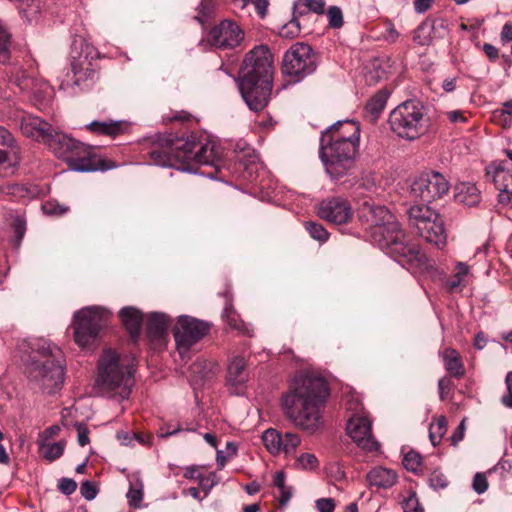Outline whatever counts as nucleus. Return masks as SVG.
<instances>
[{
  "instance_id": "5",
  "label": "nucleus",
  "mask_w": 512,
  "mask_h": 512,
  "mask_svg": "<svg viewBox=\"0 0 512 512\" xmlns=\"http://www.w3.org/2000/svg\"><path fill=\"white\" fill-rule=\"evenodd\" d=\"M134 359L122 356L112 349H105L97 362L95 388L103 394L118 395L127 399L134 386Z\"/></svg>"
},
{
  "instance_id": "46",
  "label": "nucleus",
  "mask_w": 512,
  "mask_h": 512,
  "mask_svg": "<svg viewBox=\"0 0 512 512\" xmlns=\"http://www.w3.org/2000/svg\"><path fill=\"white\" fill-rule=\"evenodd\" d=\"M10 34L0 23V62H5L9 58Z\"/></svg>"
},
{
  "instance_id": "3",
  "label": "nucleus",
  "mask_w": 512,
  "mask_h": 512,
  "mask_svg": "<svg viewBox=\"0 0 512 512\" xmlns=\"http://www.w3.org/2000/svg\"><path fill=\"white\" fill-rule=\"evenodd\" d=\"M360 131L357 122L346 120L338 121L322 132L319 154L332 179H341L355 167Z\"/></svg>"
},
{
  "instance_id": "62",
  "label": "nucleus",
  "mask_w": 512,
  "mask_h": 512,
  "mask_svg": "<svg viewBox=\"0 0 512 512\" xmlns=\"http://www.w3.org/2000/svg\"><path fill=\"white\" fill-rule=\"evenodd\" d=\"M494 471H499L501 476L512 473V461L509 459H501L493 468Z\"/></svg>"
},
{
  "instance_id": "25",
  "label": "nucleus",
  "mask_w": 512,
  "mask_h": 512,
  "mask_svg": "<svg viewBox=\"0 0 512 512\" xmlns=\"http://www.w3.org/2000/svg\"><path fill=\"white\" fill-rule=\"evenodd\" d=\"M171 323L170 318L159 312H153L148 316L147 337L152 343L161 344L168 333V327Z\"/></svg>"
},
{
  "instance_id": "60",
  "label": "nucleus",
  "mask_w": 512,
  "mask_h": 512,
  "mask_svg": "<svg viewBox=\"0 0 512 512\" xmlns=\"http://www.w3.org/2000/svg\"><path fill=\"white\" fill-rule=\"evenodd\" d=\"M452 389V382L447 377L444 376L438 381V390H439V396L441 400H445L448 392Z\"/></svg>"
},
{
  "instance_id": "64",
  "label": "nucleus",
  "mask_w": 512,
  "mask_h": 512,
  "mask_svg": "<svg viewBox=\"0 0 512 512\" xmlns=\"http://www.w3.org/2000/svg\"><path fill=\"white\" fill-rule=\"evenodd\" d=\"M500 37H501V41L503 43H508V42L512 41V23L511 22H507L504 24L501 34H500Z\"/></svg>"
},
{
  "instance_id": "32",
  "label": "nucleus",
  "mask_w": 512,
  "mask_h": 512,
  "mask_svg": "<svg viewBox=\"0 0 512 512\" xmlns=\"http://www.w3.org/2000/svg\"><path fill=\"white\" fill-rule=\"evenodd\" d=\"M455 199L457 202L472 207L481 200V194L475 184L463 182L456 186Z\"/></svg>"
},
{
  "instance_id": "40",
  "label": "nucleus",
  "mask_w": 512,
  "mask_h": 512,
  "mask_svg": "<svg viewBox=\"0 0 512 512\" xmlns=\"http://www.w3.org/2000/svg\"><path fill=\"white\" fill-rule=\"evenodd\" d=\"M428 484L433 490H442L448 487L449 480L441 469L436 468L430 473Z\"/></svg>"
},
{
  "instance_id": "38",
  "label": "nucleus",
  "mask_w": 512,
  "mask_h": 512,
  "mask_svg": "<svg viewBox=\"0 0 512 512\" xmlns=\"http://www.w3.org/2000/svg\"><path fill=\"white\" fill-rule=\"evenodd\" d=\"M296 7L300 15L306 12H314L316 14H323L325 8V0H297Z\"/></svg>"
},
{
  "instance_id": "50",
  "label": "nucleus",
  "mask_w": 512,
  "mask_h": 512,
  "mask_svg": "<svg viewBox=\"0 0 512 512\" xmlns=\"http://www.w3.org/2000/svg\"><path fill=\"white\" fill-rule=\"evenodd\" d=\"M297 464L303 469H314L318 465V460L314 454L303 453L297 459Z\"/></svg>"
},
{
  "instance_id": "7",
  "label": "nucleus",
  "mask_w": 512,
  "mask_h": 512,
  "mask_svg": "<svg viewBox=\"0 0 512 512\" xmlns=\"http://www.w3.org/2000/svg\"><path fill=\"white\" fill-rule=\"evenodd\" d=\"M45 144L54 153V155L69 164L72 170L79 172H90L97 170H107L112 166L107 165L106 161L98 158L88 146L69 135L57 132L52 129Z\"/></svg>"
},
{
  "instance_id": "8",
  "label": "nucleus",
  "mask_w": 512,
  "mask_h": 512,
  "mask_svg": "<svg viewBox=\"0 0 512 512\" xmlns=\"http://www.w3.org/2000/svg\"><path fill=\"white\" fill-rule=\"evenodd\" d=\"M388 124L397 137L414 141L429 130L430 118L421 102L407 100L390 112Z\"/></svg>"
},
{
  "instance_id": "4",
  "label": "nucleus",
  "mask_w": 512,
  "mask_h": 512,
  "mask_svg": "<svg viewBox=\"0 0 512 512\" xmlns=\"http://www.w3.org/2000/svg\"><path fill=\"white\" fill-rule=\"evenodd\" d=\"M27 353V373L31 384L39 390L53 394L64 382V358L61 350L45 339L23 343Z\"/></svg>"
},
{
  "instance_id": "29",
  "label": "nucleus",
  "mask_w": 512,
  "mask_h": 512,
  "mask_svg": "<svg viewBox=\"0 0 512 512\" xmlns=\"http://www.w3.org/2000/svg\"><path fill=\"white\" fill-rule=\"evenodd\" d=\"M249 373L244 357L235 356L230 361L227 368V382L231 386H242L248 380Z\"/></svg>"
},
{
  "instance_id": "31",
  "label": "nucleus",
  "mask_w": 512,
  "mask_h": 512,
  "mask_svg": "<svg viewBox=\"0 0 512 512\" xmlns=\"http://www.w3.org/2000/svg\"><path fill=\"white\" fill-rule=\"evenodd\" d=\"M389 94L385 90L375 93L366 103L364 107V116L371 122L375 123L382 111L384 110Z\"/></svg>"
},
{
  "instance_id": "30",
  "label": "nucleus",
  "mask_w": 512,
  "mask_h": 512,
  "mask_svg": "<svg viewBox=\"0 0 512 512\" xmlns=\"http://www.w3.org/2000/svg\"><path fill=\"white\" fill-rule=\"evenodd\" d=\"M445 370L450 377L461 379L465 376L466 369L458 351L454 348H445L442 352Z\"/></svg>"
},
{
  "instance_id": "43",
  "label": "nucleus",
  "mask_w": 512,
  "mask_h": 512,
  "mask_svg": "<svg viewBox=\"0 0 512 512\" xmlns=\"http://www.w3.org/2000/svg\"><path fill=\"white\" fill-rule=\"evenodd\" d=\"M403 466L406 470L417 473L422 466V457L416 451H409L403 457Z\"/></svg>"
},
{
  "instance_id": "14",
  "label": "nucleus",
  "mask_w": 512,
  "mask_h": 512,
  "mask_svg": "<svg viewBox=\"0 0 512 512\" xmlns=\"http://www.w3.org/2000/svg\"><path fill=\"white\" fill-rule=\"evenodd\" d=\"M210 330V324L190 317L180 316L174 329V339L179 354L183 358L190 348L204 338Z\"/></svg>"
},
{
  "instance_id": "44",
  "label": "nucleus",
  "mask_w": 512,
  "mask_h": 512,
  "mask_svg": "<svg viewBox=\"0 0 512 512\" xmlns=\"http://www.w3.org/2000/svg\"><path fill=\"white\" fill-rule=\"evenodd\" d=\"M305 227L313 239L320 242H325L328 239V232L321 224L309 221L305 223Z\"/></svg>"
},
{
  "instance_id": "13",
  "label": "nucleus",
  "mask_w": 512,
  "mask_h": 512,
  "mask_svg": "<svg viewBox=\"0 0 512 512\" xmlns=\"http://www.w3.org/2000/svg\"><path fill=\"white\" fill-rule=\"evenodd\" d=\"M240 75V80H272L273 60L268 46H256L245 55Z\"/></svg>"
},
{
  "instance_id": "16",
  "label": "nucleus",
  "mask_w": 512,
  "mask_h": 512,
  "mask_svg": "<svg viewBox=\"0 0 512 512\" xmlns=\"http://www.w3.org/2000/svg\"><path fill=\"white\" fill-rule=\"evenodd\" d=\"M244 31L234 21L223 20L212 27L208 33V43L220 50H232L244 41Z\"/></svg>"
},
{
  "instance_id": "20",
  "label": "nucleus",
  "mask_w": 512,
  "mask_h": 512,
  "mask_svg": "<svg viewBox=\"0 0 512 512\" xmlns=\"http://www.w3.org/2000/svg\"><path fill=\"white\" fill-rule=\"evenodd\" d=\"M317 214L321 219L337 225L347 223L353 216L349 201L340 196L323 199L318 204Z\"/></svg>"
},
{
  "instance_id": "22",
  "label": "nucleus",
  "mask_w": 512,
  "mask_h": 512,
  "mask_svg": "<svg viewBox=\"0 0 512 512\" xmlns=\"http://www.w3.org/2000/svg\"><path fill=\"white\" fill-rule=\"evenodd\" d=\"M507 162L493 161L487 167V175H492L496 189L499 191L498 201L501 204H508L512 195V173L507 169Z\"/></svg>"
},
{
  "instance_id": "18",
  "label": "nucleus",
  "mask_w": 512,
  "mask_h": 512,
  "mask_svg": "<svg viewBox=\"0 0 512 512\" xmlns=\"http://www.w3.org/2000/svg\"><path fill=\"white\" fill-rule=\"evenodd\" d=\"M10 81L20 88L22 92L37 96L47 83L39 77L37 68L32 62L14 66L10 72Z\"/></svg>"
},
{
  "instance_id": "2",
  "label": "nucleus",
  "mask_w": 512,
  "mask_h": 512,
  "mask_svg": "<svg viewBox=\"0 0 512 512\" xmlns=\"http://www.w3.org/2000/svg\"><path fill=\"white\" fill-rule=\"evenodd\" d=\"M152 164L187 170L185 164L214 166L218 160L215 145L206 136L196 133L177 137L159 135L148 151Z\"/></svg>"
},
{
  "instance_id": "23",
  "label": "nucleus",
  "mask_w": 512,
  "mask_h": 512,
  "mask_svg": "<svg viewBox=\"0 0 512 512\" xmlns=\"http://www.w3.org/2000/svg\"><path fill=\"white\" fill-rule=\"evenodd\" d=\"M19 129L24 136L45 143L53 128L37 116L23 114L20 118Z\"/></svg>"
},
{
  "instance_id": "49",
  "label": "nucleus",
  "mask_w": 512,
  "mask_h": 512,
  "mask_svg": "<svg viewBox=\"0 0 512 512\" xmlns=\"http://www.w3.org/2000/svg\"><path fill=\"white\" fill-rule=\"evenodd\" d=\"M404 512H422L423 508L419 504V500L415 492H411L410 495L403 501Z\"/></svg>"
},
{
  "instance_id": "37",
  "label": "nucleus",
  "mask_w": 512,
  "mask_h": 512,
  "mask_svg": "<svg viewBox=\"0 0 512 512\" xmlns=\"http://www.w3.org/2000/svg\"><path fill=\"white\" fill-rule=\"evenodd\" d=\"M4 191L6 192V195L19 199H28L35 195V189L18 183L6 184Z\"/></svg>"
},
{
  "instance_id": "58",
  "label": "nucleus",
  "mask_w": 512,
  "mask_h": 512,
  "mask_svg": "<svg viewBox=\"0 0 512 512\" xmlns=\"http://www.w3.org/2000/svg\"><path fill=\"white\" fill-rule=\"evenodd\" d=\"M300 33L299 22L296 19L291 20L282 29L281 34L285 37L294 38Z\"/></svg>"
},
{
  "instance_id": "26",
  "label": "nucleus",
  "mask_w": 512,
  "mask_h": 512,
  "mask_svg": "<svg viewBox=\"0 0 512 512\" xmlns=\"http://www.w3.org/2000/svg\"><path fill=\"white\" fill-rule=\"evenodd\" d=\"M119 316L131 339L136 342L141 332L142 312L135 307H124L120 310Z\"/></svg>"
},
{
  "instance_id": "11",
  "label": "nucleus",
  "mask_w": 512,
  "mask_h": 512,
  "mask_svg": "<svg viewBox=\"0 0 512 512\" xmlns=\"http://www.w3.org/2000/svg\"><path fill=\"white\" fill-rule=\"evenodd\" d=\"M409 223L422 238L438 248L447 242L444 220L439 213L427 205H415L408 210Z\"/></svg>"
},
{
  "instance_id": "57",
  "label": "nucleus",
  "mask_w": 512,
  "mask_h": 512,
  "mask_svg": "<svg viewBox=\"0 0 512 512\" xmlns=\"http://www.w3.org/2000/svg\"><path fill=\"white\" fill-rule=\"evenodd\" d=\"M505 383L507 386V393L501 397V402L505 407L512 409V371L506 375Z\"/></svg>"
},
{
  "instance_id": "12",
  "label": "nucleus",
  "mask_w": 512,
  "mask_h": 512,
  "mask_svg": "<svg viewBox=\"0 0 512 512\" xmlns=\"http://www.w3.org/2000/svg\"><path fill=\"white\" fill-rule=\"evenodd\" d=\"M316 68L312 48L305 43H296L284 54L282 73L298 82Z\"/></svg>"
},
{
  "instance_id": "51",
  "label": "nucleus",
  "mask_w": 512,
  "mask_h": 512,
  "mask_svg": "<svg viewBox=\"0 0 512 512\" xmlns=\"http://www.w3.org/2000/svg\"><path fill=\"white\" fill-rule=\"evenodd\" d=\"M17 245H19L26 232V221L22 216H16L13 222Z\"/></svg>"
},
{
  "instance_id": "34",
  "label": "nucleus",
  "mask_w": 512,
  "mask_h": 512,
  "mask_svg": "<svg viewBox=\"0 0 512 512\" xmlns=\"http://www.w3.org/2000/svg\"><path fill=\"white\" fill-rule=\"evenodd\" d=\"M39 453L41 456L52 462L60 458L63 455L65 449V443L60 442H47L44 439L38 440Z\"/></svg>"
},
{
  "instance_id": "1",
  "label": "nucleus",
  "mask_w": 512,
  "mask_h": 512,
  "mask_svg": "<svg viewBox=\"0 0 512 512\" xmlns=\"http://www.w3.org/2000/svg\"><path fill=\"white\" fill-rule=\"evenodd\" d=\"M329 396L327 381L314 374L294 378L282 397L285 416L305 431L314 432L321 425L320 409Z\"/></svg>"
},
{
  "instance_id": "27",
  "label": "nucleus",
  "mask_w": 512,
  "mask_h": 512,
  "mask_svg": "<svg viewBox=\"0 0 512 512\" xmlns=\"http://www.w3.org/2000/svg\"><path fill=\"white\" fill-rule=\"evenodd\" d=\"M366 479L370 486L388 489L397 483L398 475L392 469L377 466L367 473Z\"/></svg>"
},
{
  "instance_id": "56",
  "label": "nucleus",
  "mask_w": 512,
  "mask_h": 512,
  "mask_svg": "<svg viewBox=\"0 0 512 512\" xmlns=\"http://www.w3.org/2000/svg\"><path fill=\"white\" fill-rule=\"evenodd\" d=\"M127 499L128 503L132 507H139L141 504V501L143 499V491L142 489H137L134 487H130L128 493H127Z\"/></svg>"
},
{
  "instance_id": "9",
  "label": "nucleus",
  "mask_w": 512,
  "mask_h": 512,
  "mask_svg": "<svg viewBox=\"0 0 512 512\" xmlns=\"http://www.w3.org/2000/svg\"><path fill=\"white\" fill-rule=\"evenodd\" d=\"M98 53L82 36H75L71 45L70 66L75 86L89 89L99 79Z\"/></svg>"
},
{
  "instance_id": "36",
  "label": "nucleus",
  "mask_w": 512,
  "mask_h": 512,
  "mask_svg": "<svg viewBox=\"0 0 512 512\" xmlns=\"http://www.w3.org/2000/svg\"><path fill=\"white\" fill-rule=\"evenodd\" d=\"M447 419L445 416L436 418L429 427V438L432 445L437 446L447 431Z\"/></svg>"
},
{
  "instance_id": "28",
  "label": "nucleus",
  "mask_w": 512,
  "mask_h": 512,
  "mask_svg": "<svg viewBox=\"0 0 512 512\" xmlns=\"http://www.w3.org/2000/svg\"><path fill=\"white\" fill-rule=\"evenodd\" d=\"M219 371L218 365L213 361L197 360L190 366L191 381L196 385H202L212 379Z\"/></svg>"
},
{
  "instance_id": "54",
  "label": "nucleus",
  "mask_w": 512,
  "mask_h": 512,
  "mask_svg": "<svg viewBox=\"0 0 512 512\" xmlns=\"http://www.w3.org/2000/svg\"><path fill=\"white\" fill-rule=\"evenodd\" d=\"M473 489L476 493L482 494L488 489V481L484 473H476L473 479Z\"/></svg>"
},
{
  "instance_id": "6",
  "label": "nucleus",
  "mask_w": 512,
  "mask_h": 512,
  "mask_svg": "<svg viewBox=\"0 0 512 512\" xmlns=\"http://www.w3.org/2000/svg\"><path fill=\"white\" fill-rule=\"evenodd\" d=\"M371 238L380 249L397 258L399 262L407 264L410 269L423 272L432 267L427 256L416 245L406 241L405 233L396 218L373 230Z\"/></svg>"
},
{
  "instance_id": "33",
  "label": "nucleus",
  "mask_w": 512,
  "mask_h": 512,
  "mask_svg": "<svg viewBox=\"0 0 512 512\" xmlns=\"http://www.w3.org/2000/svg\"><path fill=\"white\" fill-rule=\"evenodd\" d=\"M18 151V144L13 134L4 126H0V164L9 160L11 152Z\"/></svg>"
},
{
  "instance_id": "24",
  "label": "nucleus",
  "mask_w": 512,
  "mask_h": 512,
  "mask_svg": "<svg viewBox=\"0 0 512 512\" xmlns=\"http://www.w3.org/2000/svg\"><path fill=\"white\" fill-rule=\"evenodd\" d=\"M129 123L123 120L92 121L85 125V129L96 136L116 138L129 130Z\"/></svg>"
},
{
  "instance_id": "45",
  "label": "nucleus",
  "mask_w": 512,
  "mask_h": 512,
  "mask_svg": "<svg viewBox=\"0 0 512 512\" xmlns=\"http://www.w3.org/2000/svg\"><path fill=\"white\" fill-rule=\"evenodd\" d=\"M327 18L331 28L339 29L343 26V13L340 7L330 6L327 10Z\"/></svg>"
},
{
  "instance_id": "59",
  "label": "nucleus",
  "mask_w": 512,
  "mask_h": 512,
  "mask_svg": "<svg viewBox=\"0 0 512 512\" xmlns=\"http://www.w3.org/2000/svg\"><path fill=\"white\" fill-rule=\"evenodd\" d=\"M182 431V428L179 424L173 425V424H165L161 426L158 430V436L161 438H167L171 435H175L178 432Z\"/></svg>"
},
{
  "instance_id": "55",
  "label": "nucleus",
  "mask_w": 512,
  "mask_h": 512,
  "mask_svg": "<svg viewBox=\"0 0 512 512\" xmlns=\"http://www.w3.org/2000/svg\"><path fill=\"white\" fill-rule=\"evenodd\" d=\"M81 495L86 500H93L97 495V488L91 481H84L80 486Z\"/></svg>"
},
{
  "instance_id": "53",
  "label": "nucleus",
  "mask_w": 512,
  "mask_h": 512,
  "mask_svg": "<svg viewBox=\"0 0 512 512\" xmlns=\"http://www.w3.org/2000/svg\"><path fill=\"white\" fill-rule=\"evenodd\" d=\"M75 428H76V431H77V441H78V444L81 447H84L87 444H89V442H90L89 433L90 432H89V429L86 426V424H84V423H76L75 424Z\"/></svg>"
},
{
  "instance_id": "48",
  "label": "nucleus",
  "mask_w": 512,
  "mask_h": 512,
  "mask_svg": "<svg viewBox=\"0 0 512 512\" xmlns=\"http://www.w3.org/2000/svg\"><path fill=\"white\" fill-rule=\"evenodd\" d=\"M42 209L45 214L56 216H62L68 211L67 207L60 205L56 201L45 202L42 206Z\"/></svg>"
},
{
  "instance_id": "17",
  "label": "nucleus",
  "mask_w": 512,
  "mask_h": 512,
  "mask_svg": "<svg viewBox=\"0 0 512 512\" xmlns=\"http://www.w3.org/2000/svg\"><path fill=\"white\" fill-rule=\"evenodd\" d=\"M272 86V80H240L241 95L248 107L256 112L268 105Z\"/></svg>"
},
{
  "instance_id": "15",
  "label": "nucleus",
  "mask_w": 512,
  "mask_h": 512,
  "mask_svg": "<svg viewBox=\"0 0 512 512\" xmlns=\"http://www.w3.org/2000/svg\"><path fill=\"white\" fill-rule=\"evenodd\" d=\"M448 180L439 172L430 171L417 176L410 188V194L414 199L430 203L442 198L449 191Z\"/></svg>"
},
{
  "instance_id": "63",
  "label": "nucleus",
  "mask_w": 512,
  "mask_h": 512,
  "mask_svg": "<svg viewBox=\"0 0 512 512\" xmlns=\"http://www.w3.org/2000/svg\"><path fill=\"white\" fill-rule=\"evenodd\" d=\"M465 433V423L464 420L457 426L454 430L452 436L450 437L452 445H457L464 437Z\"/></svg>"
},
{
  "instance_id": "19",
  "label": "nucleus",
  "mask_w": 512,
  "mask_h": 512,
  "mask_svg": "<svg viewBox=\"0 0 512 512\" xmlns=\"http://www.w3.org/2000/svg\"><path fill=\"white\" fill-rule=\"evenodd\" d=\"M351 439L367 452L378 451L380 445L372 435V421L364 415H354L347 423Z\"/></svg>"
},
{
  "instance_id": "39",
  "label": "nucleus",
  "mask_w": 512,
  "mask_h": 512,
  "mask_svg": "<svg viewBox=\"0 0 512 512\" xmlns=\"http://www.w3.org/2000/svg\"><path fill=\"white\" fill-rule=\"evenodd\" d=\"M224 317L226 318V321L228 325L243 334H249V329L246 327L245 323L239 318V315L231 308L226 307L224 310Z\"/></svg>"
},
{
  "instance_id": "52",
  "label": "nucleus",
  "mask_w": 512,
  "mask_h": 512,
  "mask_svg": "<svg viewBox=\"0 0 512 512\" xmlns=\"http://www.w3.org/2000/svg\"><path fill=\"white\" fill-rule=\"evenodd\" d=\"M58 489L62 494L69 496L76 491L77 483L71 478H61L58 482Z\"/></svg>"
},
{
  "instance_id": "42",
  "label": "nucleus",
  "mask_w": 512,
  "mask_h": 512,
  "mask_svg": "<svg viewBox=\"0 0 512 512\" xmlns=\"http://www.w3.org/2000/svg\"><path fill=\"white\" fill-rule=\"evenodd\" d=\"M512 117V100L503 103L502 108L492 113V120L495 123L506 125Z\"/></svg>"
},
{
  "instance_id": "10",
  "label": "nucleus",
  "mask_w": 512,
  "mask_h": 512,
  "mask_svg": "<svg viewBox=\"0 0 512 512\" xmlns=\"http://www.w3.org/2000/svg\"><path fill=\"white\" fill-rule=\"evenodd\" d=\"M111 312L100 306L85 307L73 317L74 341L81 348L90 347L110 319Z\"/></svg>"
},
{
  "instance_id": "41",
  "label": "nucleus",
  "mask_w": 512,
  "mask_h": 512,
  "mask_svg": "<svg viewBox=\"0 0 512 512\" xmlns=\"http://www.w3.org/2000/svg\"><path fill=\"white\" fill-rule=\"evenodd\" d=\"M282 440V452H284L286 455L294 454L297 447L301 443L299 435L292 432H286L282 434Z\"/></svg>"
},
{
  "instance_id": "61",
  "label": "nucleus",
  "mask_w": 512,
  "mask_h": 512,
  "mask_svg": "<svg viewBox=\"0 0 512 512\" xmlns=\"http://www.w3.org/2000/svg\"><path fill=\"white\" fill-rule=\"evenodd\" d=\"M316 507L319 512H333L335 508L332 498H321L316 501Z\"/></svg>"
},
{
  "instance_id": "35",
  "label": "nucleus",
  "mask_w": 512,
  "mask_h": 512,
  "mask_svg": "<svg viewBox=\"0 0 512 512\" xmlns=\"http://www.w3.org/2000/svg\"><path fill=\"white\" fill-rule=\"evenodd\" d=\"M262 441L271 454L277 455L282 452V434L276 429H267L262 435Z\"/></svg>"
},
{
  "instance_id": "47",
  "label": "nucleus",
  "mask_w": 512,
  "mask_h": 512,
  "mask_svg": "<svg viewBox=\"0 0 512 512\" xmlns=\"http://www.w3.org/2000/svg\"><path fill=\"white\" fill-rule=\"evenodd\" d=\"M197 480L199 482L200 487L205 492V497L209 494L211 489L218 483V477L213 472L207 475H198Z\"/></svg>"
},
{
  "instance_id": "21",
  "label": "nucleus",
  "mask_w": 512,
  "mask_h": 512,
  "mask_svg": "<svg viewBox=\"0 0 512 512\" xmlns=\"http://www.w3.org/2000/svg\"><path fill=\"white\" fill-rule=\"evenodd\" d=\"M358 218L371 236L373 230L385 226L395 216L386 207L365 201L358 210Z\"/></svg>"
}]
</instances>
